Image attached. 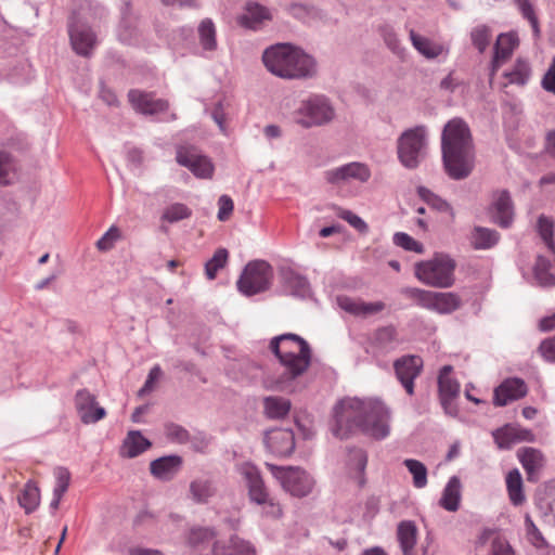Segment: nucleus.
Returning a JSON list of instances; mask_svg holds the SVG:
<instances>
[{
  "label": "nucleus",
  "mask_w": 555,
  "mask_h": 555,
  "mask_svg": "<svg viewBox=\"0 0 555 555\" xmlns=\"http://www.w3.org/2000/svg\"><path fill=\"white\" fill-rule=\"evenodd\" d=\"M456 262L448 254L437 253L428 260L414 264L416 279L425 285L436 288H449L455 282Z\"/></svg>",
  "instance_id": "5"
},
{
  "label": "nucleus",
  "mask_w": 555,
  "mask_h": 555,
  "mask_svg": "<svg viewBox=\"0 0 555 555\" xmlns=\"http://www.w3.org/2000/svg\"><path fill=\"white\" fill-rule=\"evenodd\" d=\"M525 531L527 541L541 554H548L551 545L547 540L534 525L531 518L527 515L525 519Z\"/></svg>",
  "instance_id": "40"
},
{
  "label": "nucleus",
  "mask_w": 555,
  "mask_h": 555,
  "mask_svg": "<svg viewBox=\"0 0 555 555\" xmlns=\"http://www.w3.org/2000/svg\"><path fill=\"white\" fill-rule=\"evenodd\" d=\"M504 132L508 146L516 153L520 151V116L515 104H508L503 112Z\"/></svg>",
  "instance_id": "25"
},
{
  "label": "nucleus",
  "mask_w": 555,
  "mask_h": 555,
  "mask_svg": "<svg viewBox=\"0 0 555 555\" xmlns=\"http://www.w3.org/2000/svg\"><path fill=\"white\" fill-rule=\"evenodd\" d=\"M183 459L171 454L158 457L150 463L151 475L162 481H170L181 470Z\"/></svg>",
  "instance_id": "22"
},
{
  "label": "nucleus",
  "mask_w": 555,
  "mask_h": 555,
  "mask_svg": "<svg viewBox=\"0 0 555 555\" xmlns=\"http://www.w3.org/2000/svg\"><path fill=\"white\" fill-rule=\"evenodd\" d=\"M539 351L545 361L555 363V336L542 340Z\"/></svg>",
  "instance_id": "63"
},
{
  "label": "nucleus",
  "mask_w": 555,
  "mask_h": 555,
  "mask_svg": "<svg viewBox=\"0 0 555 555\" xmlns=\"http://www.w3.org/2000/svg\"><path fill=\"white\" fill-rule=\"evenodd\" d=\"M542 87L548 91L555 94V56L552 61L551 66L548 67L546 74L544 75L542 79Z\"/></svg>",
  "instance_id": "64"
},
{
  "label": "nucleus",
  "mask_w": 555,
  "mask_h": 555,
  "mask_svg": "<svg viewBox=\"0 0 555 555\" xmlns=\"http://www.w3.org/2000/svg\"><path fill=\"white\" fill-rule=\"evenodd\" d=\"M269 349L284 367V374L278 380L280 390H285L286 386L284 384L301 376L311 364L312 350L310 345L297 334L285 333L271 338Z\"/></svg>",
  "instance_id": "3"
},
{
  "label": "nucleus",
  "mask_w": 555,
  "mask_h": 555,
  "mask_svg": "<svg viewBox=\"0 0 555 555\" xmlns=\"http://www.w3.org/2000/svg\"><path fill=\"white\" fill-rule=\"evenodd\" d=\"M264 444L275 456H289L295 450L294 431L288 428L270 429L264 435Z\"/></svg>",
  "instance_id": "18"
},
{
  "label": "nucleus",
  "mask_w": 555,
  "mask_h": 555,
  "mask_svg": "<svg viewBox=\"0 0 555 555\" xmlns=\"http://www.w3.org/2000/svg\"><path fill=\"white\" fill-rule=\"evenodd\" d=\"M334 117L335 109L324 95H311L302 100L294 112V121L306 129L326 125Z\"/></svg>",
  "instance_id": "6"
},
{
  "label": "nucleus",
  "mask_w": 555,
  "mask_h": 555,
  "mask_svg": "<svg viewBox=\"0 0 555 555\" xmlns=\"http://www.w3.org/2000/svg\"><path fill=\"white\" fill-rule=\"evenodd\" d=\"M517 44L518 37L516 33L499 35L494 44V55L491 61V77H493L501 65L511 57Z\"/></svg>",
  "instance_id": "23"
},
{
  "label": "nucleus",
  "mask_w": 555,
  "mask_h": 555,
  "mask_svg": "<svg viewBox=\"0 0 555 555\" xmlns=\"http://www.w3.org/2000/svg\"><path fill=\"white\" fill-rule=\"evenodd\" d=\"M339 306L346 312L356 317H367L382 312L386 305L383 301L365 302L349 297L339 298Z\"/></svg>",
  "instance_id": "29"
},
{
  "label": "nucleus",
  "mask_w": 555,
  "mask_h": 555,
  "mask_svg": "<svg viewBox=\"0 0 555 555\" xmlns=\"http://www.w3.org/2000/svg\"><path fill=\"white\" fill-rule=\"evenodd\" d=\"M427 128L418 125L404 130L397 140L398 159L408 169H415L426 146Z\"/></svg>",
  "instance_id": "8"
},
{
  "label": "nucleus",
  "mask_w": 555,
  "mask_h": 555,
  "mask_svg": "<svg viewBox=\"0 0 555 555\" xmlns=\"http://www.w3.org/2000/svg\"><path fill=\"white\" fill-rule=\"evenodd\" d=\"M500 241L498 231L485 227H475L470 233L469 242L474 249H490Z\"/></svg>",
  "instance_id": "35"
},
{
  "label": "nucleus",
  "mask_w": 555,
  "mask_h": 555,
  "mask_svg": "<svg viewBox=\"0 0 555 555\" xmlns=\"http://www.w3.org/2000/svg\"><path fill=\"white\" fill-rule=\"evenodd\" d=\"M165 433L168 439L178 443H185L190 437L184 427L173 423L166 425Z\"/></svg>",
  "instance_id": "59"
},
{
  "label": "nucleus",
  "mask_w": 555,
  "mask_h": 555,
  "mask_svg": "<svg viewBox=\"0 0 555 555\" xmlns=\"http://www.w3.org/2000/svg\"><path fill=\"white\" fill-rule=\"evenodd\" d=\"M198 38L202 48L206 51L217 49L216 27L210 18H205L198 25Z\"/></svg>",
  "instance_id": "48"
},
{
  "label": "nucleus",
  "mask_w": 555,
  "mask_h": 555,
  "mask_svg": "<svg viewBox=\"0 0 555 555\" xmlns=\"http://www.w3.org/2000/svg\"><path fill=\"white\" fill-rule=\"evenodd\" d=\"M18 504L25 509L26 514H30L37 509L40 503L39 488L31 481H28L22 492L18 494Z\"/></svg>",
  "instance_id": "46"
},
{
  "label": "nucleus",
  "mask_w": 555,
  "mask_h": 555,
  "mask_svg": "<svg viewBox=\"0 0 555 555\" xmlns=\"http://www.w3.org/2000/svg\"><path fill=\"white\" fill-rule=\"evenodd\" d=\"M470 40L473 46L483 53L491 40V29L487 25H478L470 31Z\"/></svg>",
  "instance_id": "52"
},
{
  "label": "nucleus",
  "mask_w": 555,
  "mask_h": 555,
  "mask_svg": "<svg viewBox=\"0 0 555 555\" xmlns=\"http://www.w3.org/2000/svg\"><path fill=\"white\" fill-rule=\"evenodd\" d=\"M453 367L444 365L440 369L438 375V391L440 403L444 412L449 415H456L457 408L454 401L460 396V383L451 376Z\"/></svg>",
  "instance_id": "14"
},
{
  "label": "nucleus",
  "mask_w": 555,
  "mask_h": 555,
  "mask_svg": "<svg viewBox=\"0 0 555 555\" xmlns=\"http://www.w3.org/2000/svg\"><path fill=\"white\" fill-rule=\"evenodd\" d=\"M264 413L269 418L285 417L291 410V401L282 397H267L263 400Z\"/></svg>",
  "instance_id": "43"
},
{
  "label": "nucleus",
  "mask_w": 555,
  "mask_h": 555,
  "mask_svg": "<svg viewBox=\"0 0 555 555\" xmlns=\"http://www.w3.org/2000/svg\"><path fill=\"white\" fill-rule=\"evenodd\" d=\"M279 282L281 292L297 298H308L311 295V286L308 279L288 266L279 269Z\"/></svg>",
  "instance_id": "15"
},
{
  "label": "nucleus",
  "mask_w": 555,
  "mask_h": 555,
  "mask_svg": "<svg viewBox=\"0 0 555 555\" xmlns=\"http://www.w3.org/2000/svg\"><path fill=\"white\" fill-rule=\"evenodd\" d=\"M128 99L132 107L144 115H155L169 108L167 100L156 99L151 92L132 89L128 92Z\"/></svg>",
  "instance_id": "19"
},
{
  "label": "nucleus",
  "mask_w": 555,
  "mask_h": 555,
  "mask_svg": "<svg viewBox=\"0 0 555 555\" xmlns=\"http://www.w3.org/2000/svg\"><path fill=\"white\" fill-rule=\"evenodd\" d=\"M119 238V230L116 227L109 228L96 242L99 250L106 251L113 248L114 243Z\"/></svg>",
  "instance_id": "60"
},
{
  "label": "nucleus",
  "mask_w": 555,
  "mask_h": 555,
  "mask_svg": "<svg viewBox=\"0 0 555 555\" xmlns=\"http://www.w3.org/2000/svg\"><path fill=\"white\" fill-rule=\"evenodd\" d=\"M489 216L493 223L501 228H508L514 221V206L507 191H496L492 195V203L489 207Z\"/></svg>",
  "instance_id": "16"
},
{
  "label": "nucleus",
  "mask_w": 555,
  "mask_h": 555,
  "mask_svg": "<svg viewBox=\"0 0 555 555\" xmlns=\"http://www.w3.org/2000/svg\"><path fill=\"white\" fill-rule=\"evenodd\" d=\"M421 308L439 314H450L462 306L461 297L453 292H433L418 287H405L401 292Z\"/></svg>",
  "instance_id": "7"
},
{
  "label": "nucleus",
  "mask_w": 555,
  "mask_h": 555,
  "mask_svg": "<svg viewBox=\"0 0 555 555\" xmlns=\"http://www.w3.org/2000/svg\"><path fill=\"white\" fill-rule=\"evenodd\" d=\"M398 344V332L392 324L376 328L369 338L370 347L379 353L395 349Z\"/></svg>",
  "instance_id": "26"
},
{
  "label": "nucleus",
  "mask_w": 555,
  "mask_h": 555,
  "mask_svg": "<svg viewBox=\"0 0 555 555\" xmlns=\"http://www.w3.org/2000/svg\"><path fill=\"white\" fill-rule=\"evenodd\" d=\"M410 39L413 47L426 59H436L441 55L443 48L428 38L422 37L413 29L410 30Z\"/></svg>",
  "instance_id": "41"
},
{
  "label": "nucleus",
  "mask_w": 555,
  "mask_h": 555,
  "mask_svg": "<svg viewBox=\"0 0 555 555\" xmlns=\"http://www.w3.org/2000/svg\"><path fill=\"white\" fill-rule=\"evenodd\" d=\"M555 223L545 216H540L537 221V231L546 247L555 255Z\"/></svg>",
  "instance_id": "47"
},
{
  "label": "nucleus",
  "mask_w": 555,
  "mask_h": 555,
  "mask_svg": "<svg viewBox=\"0 0 555 555\" xmlns=\"http://www.w3.org/2000/svg\"><path fill=\"white\" fill-rule=\"evenodd\" d=\"M241 473L247 482L250 501L256 504L264 503L270 495L257 467L251 464H244Z\"/></svg>",
  "instance_id": "24"
},
{
  "label": "nucleus",
  "mask_w": 555,
  "mask_h": 555,
  "mask_svg": "<svg viewBox=\"0 0 555 555\" xmlns=\"http://www.w3.org/2000/svg\"><path fill=\"white\" fill-rule=\"evenodd\" d=\"M15 171V163L10 153L0 151V185L12 183L11 175Z\"/></svg>",
  "instance_id": "54"
},
{
  "label": "nucleus",
  "mask_w": 555,
  "mask_h": 555,
  "mask_svg": "<svg viewBox=\"0 0 555 555\" xmlns=\"http://www.w3.org/2000/svg\"><path fill=\"white\" fill-rule=\"evenodd\" d=\"M535 498L543 515L555 522V479L547 480L539 486Z\"/></svg>",
  "instance_id": "30"
},
{
  "label": "nucleus",
  "mask_w": 555,
  "mask_h": 555,
  "mask_svg": "<svg viewBox=\"0 0 555 555\" xmlns=\"http://www.w3.org/2000/svg\"><path fill=\"white\" fill-rule=\"evenodd\" d=\"M55 486L53 492L64 495L70 483V473L66 467L59 466L54 469Z\"/></svg>",
  "instance_id": "57"
},
{
  "label": "nucleus",
  "mask_w": 555,
  "mask_h": 555,
  "mask_svg": "<svg viewBox=\"0 0 555 555\" xmlns=\"http://www.w3.org/2000/svg\"><path fill=\"white\" fill-rule=\"evenodd\" d=\"M500 449H511L520 441V428L515 425H505L492 433Z\"/></svg>",
  "instance_id": "42"
},
{
  "label": "nucleus",
  "mask_w": 555,
  "mask_h": 555,
  "mask_svg": "<svg viewBox=\"0 0 555 555\" xmlns=\"http://www.w3.org/2000/svg\"><path fill=\"white\" fill-rule=\"evenodd\" d=\"M367 464V455L366 452L359 448H353L349 450V466L352 467L358 476V485L363 487L365 485L364 470Z\"/></svg>",
  "instance_id": "49"
},
{
  "label": "nucleus",
  "mask_w": 555,
  "mask_h": 555,
  "mask_svg": "<svg viewBox=\"0 0 555 555\" xmlns=\"http://www.w3.org/2000/svg\"><path fill=\"white\" fill-rule=\"evenodd\" d=\"M520 397V378H506L493 392V404L505 406Z\"/></svg>",
  "instance_id": "31"
},
{
  "label": "nucleus",
  "mask_w": 555,
  "mask_h": 555,
  "mask_svg": "<svg viewBox=\"0 0 555 555\" xmlns=\"http://www.w3.org/2000/svg\"><path fill=\"white\" fill-rule=\"evenodd\" d=\"M490 542L489 555H515L509 542L499 532L492 529H485L478 540L480 545Z\"/></svg>",
  "instance_id": "33"
},
{
  "label": "nucleus",
  "mask_w": 555,
  "mask_h": 555,
  "mask_svg": "<svg viewBox=\"0 0 555 555\" xmlns=\"http://www.w3.org/2000/svg\"><path fill=\"white\" fill-rule=\"evenodd\" d=\"M547 459L543 452L532 447H522V469L529 482H538L546 468Z\"/></svg>",
  "instance_id": "21"
},
{
  "label": "nucleus",
  "mask_w": 555,
  "mask_h": 555,
  "mask_svg": "<svg viewBox=\"0 0 555 555\" xmlns=\"http://www.w3.org/2000/svg\"><path fill=\"white\" fill-rule=\"evenodd\" d=\"M192 216V210L182 203H175L168 206L162 216V219L175 223L183 219H188Z\"/></svg>",
  "instance_id": "53"
},
{
  "label": "nucleus",
  "mask_w": 555,
  "mask_h": 555,
  "mask_svg": "<svg viewBox=\"0 0 555 555\" xmlns=\"http://www.w3.org/2000/svg\"><path fill=\"white\" fill-rule=\"evenodd\" d=\"M423 359L415 354L402 356L393 362L396 377L409 396L415 392L414 382L423 372Z\"/></svg>",
  "instance_id": "13"
},
{
  "label": "nucleus",
  "mask_w": 555,
  "mask_h": 555,
  "mask_svg": "<svg viewBox=\"0 0 555 555\" xmlns=\"http://www.w3.org/2000/svg\"><path fill=\"white\" fill-rule=\"evenodd\" d=\"M398 541L403 555H412L416 544V527L412 521H402L397 530Z\"/></svg>",
  "instance_id": "39"
},
{
  "label": "nucleus",
  "mask_w": 555,
  "mask_h": 555,
  "mask_svg": "<svg viewBox=\"0 0 555 555\" xmlns=\"http://www.w3.org/2000/svg\"><path fill=\"white\" fill-rule=\"evenodd\" d=\"M461 501V480L457 476H452L443 489L439 501L441 507L449 512H456Z\"/></svg>",
  "instance_id": "36"
},
{
  "label": "nucleus",
  "mask_w": 555,
  "mask_h": 555,
  "mask_svg": "<svg viewBox=\"0 0 555 555\" xmlns=\"http://www.w3.org/2000/svg\"><path fill=\"white\" fill-rule=\"evenodd\" d=\"M378 33L387 48L399 59L405 57V48L402 46L395 28L389 24H383L378 27Z\"/></svg>",
  "instance_id": "44"
},
{
  "label": "nucleus",
  "mask_w": 555,
  "mask_h": 555,
  "mask_svg": "<svg viewBox=\"0 0 555 555\" xmlns=\"http://www.w3.org/2000/svg\"><path fill=\"white\" fill-rule=\"evenodd\" d=\"M75 408L83 424H94L106 415L105 409L99 406L95 396L87 389H80L76 392Z\"/></svg>",
  "instance_id": "17"
},
{
  "label": "nucleus",
  "mask_w": 555,
  "mask_h": 555,
  "mask_svg": "<svg viewBox=\"0 0 555 555\" xmlns=\"http://www.w3.org/2000/svg\"><path fill=\"white\" fill-rule=\"evenodd\" d=\"M189 491L193 502L205 504L215 495L216 488L211 479L199 477L191 481Z\"/></svg>",
  "instance_id": "37"
},
{
  "label": "nucleus",
  "mask_w": 555,
  "mask_h": 555,
  "mask_svg": "<svg viewBox=\"0 0 555 555\" xmlns=\"http://www.w3.org/2000/svg\"><path fill=\"white\" fill-rule=\"evenodd\" d=\"M417 194L430 208L439 212L448 214L451 219L454 218V210L452 206L446 199L431 192L429 189L425 186H418Z\"/></svg>",
  "instance_id": "45"
},
{
  "label": "nucleus",
  "mask_w": 555,
  "mask_h": 555,
  "mask_svg": "<svg viewBox=\"0 0 555 555\" xmlns=\"http://www.w3.org/2000/svg\"><path fill=\"white\" fill-rule=\"evenodd\" d=\"M403 465L413 476V485L417 489H422L427 485V468L426 466L414 459H406Z\"/></svg>",
  "instance_id": "51"
},
{
  "label": "nucleus",
  "mask_w": 555,
  "mask_h": 555,
  "mask_svg": "<svg viewBox=\"0 0 555 555\" xmlns=\"http://www.w3.org/2000/svg\"><path fill=\"white\" fill-rule=\"evenodd\" d=\"M532 275L539 286H555V274L552 272V262L543 256L537 257L535 263L532 268Z\"/></svg>",
  "instance_id": "38"
},
{
  "label": "nucleus",
  "mask_w": 555,
  "mask_h": 555,
  "mask_svg": "<svg viewBox=\"0 0 555 555\" xmlns=\"http://www.w3.org/2000/svg\"><path fill=\"white\" fill-rule=\"evenodd\" d=\"M218 207H219L218 219L220 221H225L230 218V216L234 209V204L230 196L221 195L218 199Z\"/></svg>",
  "instance_id": "62"
},
{
  "label": "nucleus",
  "mask_w": 555,
  "mask_h": 555,
  "mask_svg": "<svg viewBox=\"0 0 555 555\" xmlns=\"http://www.w3.org/2000/svg\"><path fill=\"white\" fill-rule=\"evenodd\" d=\"M152 447V442L140 430H130L125 437L119 450L122 457L133 459Z\"/></svg>",
  "instance_id": "28"
},
{
  "label": "nucleus",
  "mask_w": 555,
  "mask_h": 555,
  "mask_svg": "<svg viewBox=\"0 0 555 555\" xmlns=\"http://www.w3.org/2000/svg\"><path fill=\"white\" fill-rule=\"evenodd\" d=\"M271 20L270 11L256 2H249L246 4L245 13L240 17V24L243 27L257 30L259 29L264 21Z\"/></svg>",
  "instance_id": "32"
},
{
  "label": "nucleus",
  "mask_w": 555,
  "mask_h": 555,
  "mask_svg": "<svg viewBox=\"0 0 555 555\" xmlns=\"http://www.w3.org/2000/svg\"><path fill=\"white\" fill-rule=\"evenodd\" d=\"M212 555H256L255 546L237 535H232L228 543L215 542Z\"/></svg>",
  "instance_id": "27"
},
{
  "label": "nucleus",
  "mask_w": 555,
  "mask_h": 555,
  "mask_svg": "<svg viewBox=\"0 0 555 555\" xmlns=\"http://www.w3.org/2000/svg\"><path fill=\"white\" fill-rule=\"evenodd\" d=\"M390 412L379 400L347 398L334 406L332 433L339 439H347L354 430H360L374 439L389 435Z\"/></svg>",
  "instance_id": "1"
},
{
  "label": "nucleus",
  "mask_w": 555,
  "mask_h": 555,
  "mask_svg": "<svg viewBox=\"0 0 555 555\" xmlns=\"http://www.w3.org/2000/svg\"><path fill=\"white\" fill-rule=\"evenodd\" d=\"M257 505L262 507L261 513L266 517L279 519L283 515L281 505L270 496L267 498L264 503H258Z\"/></svg>",
  "instance_id": "61"
},
{
  "label": "nucleus",
  "mask_w": 555,
  "mask_h": 555,
  "mask_svg": "<svg viewBox=\"0 0 555 555\" xmlns=\"http://www.w3.org/2000/svg\"><path fill=\"white\" fill-rule=\"evenodd\" d=\"M68 35L73 50L80 56L90 57L98 43L91 27L80 13L74 12L68 20Z\"/></svg>",
  "instance_id": "11"
},
{
  "label": "nucleus",
  "mask_w": 555,
  "mask_h": 555,
  "mask_svg": "<svg viewBox=\"0 0 555 555\" xmlns=\"http://www.w3.org/2000/svg\"><path fill=\"white\" fill-rule=\"evenodd\" d=\"M522 18H526L529 22V24L532 28L534 38H539L540 34H541L539 20L535 14L534 8L529 2V0H522Z\"/></svg>",
  "instance_id": "58"
},
{
  "label": "nucleus",
  "mask_w": 555,
  "mask_h": 555,
  "mask_svg": "<svg viewBox=\"0 0 555 555\" xmlns=\"http://www.w3.org/2000/svg\"><path fill=\"white\" fill-rule=\"evenodd\" d=\"M267 467L291 495L304 498L312 492L315 481L305 469L294 466H276L269 463H267Z\"/></svg>",
  "instance_id": "9"
},
{
  "label": "nucleus",
  "mask_w": 555,
  "mask_h": 555,
  "mask_svg": "<svg viewBox=\"0 0 555 555\" xmlns=\"http://www.w3.org/2000/svg\"><path fill=\"white\" fill-rule=\"evenodd\" d=\"M266 68L284 79H305L315 74L314 60L289 43H276L262 54Z\"/></svg>",
  "instance_id": "4"
},
{
  "label": "nucleus",
  "mask_w": 555,
  "mask_h": 555,
  "mask_svg": "<svg viewBox=\"0 0 555 555\" xmlns=\"http://www.w3.org/2000/svg\"><path fill=\"white\" fill-rule=\"evenodd\" d=\"M325 178L332 184H338L350 179L366 182L371 178V170L365 164L353 162L326 171Z\"/></svg>",
  "instance_id": "20"
},
{
  "label": "nucleus",
  "mask_w": 555,
  "mask_h": 555,
  "mask_svg": "<svg viewBox=\"0 0 555 555\" xmlns=\"http://www.w3.org/2000/svg\"><path fill=\"white\" fill-rule=\"evenodd\" d=\"M272 279L271 264L264 260H254L246 264L236 285L242 294L253 296L269 289Z\"/></svg>",
  "instance_id": "10"
},
{
  "label": "nucleus",
  "mask_w": 555,
  "mask_h": 555,
  "mask_svg": "<svg viewBox=\"0 0 555 555\" xmlns=\"http://www.w3.org/2000/svg\"><path fill=\"white\" fill-rule=\"evenodd\" d=\"M229 253L225 248H218L214 256L205 263V274L208 280H215L219 270L228 262Z\"/></svg>",
  "instance_id": "50"
},
{
  "label": "nucleus",
  "mask_w": 555,
  "mask_h": 555,
  "mask_svg": "<svg viewBox=\"0 0 555 555\" xmlns=\"http://www.w3.org/2000/svg\"><path fill=\"white\" fill-rule=\"evenodd\" d=\"M393 244L408 251L416 254L424 253V245L404 232H396L392 237Z\"/></svg>",
  "instance_id": "55"
},
{
  "label": "nucleus",
  "mask_w": 555,
  "mask_h": 555,
  "mask_svg": "<svg viewBox=\"0 0 555 555\" xmlns=\"http://www.w3.org/2000/svg\"><path fill=\"white\" fill-rule=\"evenodd\" d=\"M506 487L512 503L516 506L520 505V472L517 468L507 474Z\"/></svg>",
  "instance_id": "56"
},
{
  "label": "nucleus",
  "mask_w": 555,
  "mask_h": 555,
  "mask_svg": "<svg viewBox=\"0 0 555 555\" xmlns=\"http://www.w3.org/2000/svg\"><path fill=\"white\" fill-rule=\"evenodd\" d=\"M441 154L446 173L453 180L470 176L475 167V149L467 122L454 117L443 127Z\"/></svg>",
  "instance_id": "2"
},
{
  "label": "nucleus",
  "mask_w": 555,
  "mask_h": 555,
  "mask_svg": "<svg viewBox=\"0 0 555 555\" xmlns=\"http://www.w3.org/2000/svg\"><path fill=\"white\" fill-rule=\"evenodd\" d=\"M177 163L188 168L196 178L210 179L215 167L211 160L201 154L195 146H179L176 154Z\"/></svg>",
  "instance_id": "12"
},
{
  "label": "nucleus",
  "mask_w": 555,
  "mask_h": 555,
  "mask_svg": "<svg viewBox=\"0 0 555 555\" xmlns=\"http://www.w3.org/2000/svg\"><path fill=\"white\" fill-rule=\"evenodd\" d=\"M217 532L210 527H193L186 535V544L194 551H203L216 541Z\"/></svg>",
  "instance_id": "34"
}]
</instances>
